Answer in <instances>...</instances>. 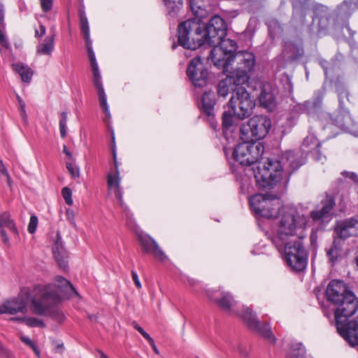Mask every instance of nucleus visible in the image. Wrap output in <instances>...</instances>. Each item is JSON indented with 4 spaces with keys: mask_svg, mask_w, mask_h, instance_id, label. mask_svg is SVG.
Segmentation results:
<instances>
[{
    "mask_svg": "<svg viewBox=\"0 0 358 358\" xmlns=\"http://www.w3.org/2000/svg\"><path fill=\"white\" fill-rule=\"evenodd\" d=\"M227 27L220 15H214L203 24L201 18H191L178 24V42L185 49L196 50L202 46L213 47L208 57L214 65H222L221 57L238 49L236 41L225 38Z\"/></svg>",
    "mask_w": 358,
    "mask_h": 358,
    "instance_id": "nucleus-1",
    "label": "nucleus"
},
{
    "mask_svg": "<svg viewBox=\"0 0 358 358\" xmlns=\"http://www.w3.org/2000/svg\"><path fill=\"white\" fill-rule=\"evenodd\" d=\"M326 297L334 308L335 325L338 334L352 346H358V322L350 320L358 310V299L343 280L328 284Z\"/></svg>",
    "mask_w": 358,
    "mask_h": 358,
    "instance_id": "nucleus-2",
    "label": "nucleus"
},
{
    "mask_svg": "<svg viewBox=\"0 0 358 358\" xmlns=\"http://www.w3.org/2000/svg\"><path fill=\"white\" fill-rule=\"evenodd\" d=\"M307 218L304 215H300L296 209L290 208L283 211L279 221L275 234L269 238L276 248L281 251L288 239L296 236V240H304L306 237V227Z\"/></svg>",
    "mask_w": 358,
    "mask_h": 358,
    "instance_id": "nucleus-3",
    "label": "nucleus"
},
{
    "mask_svg": "<svg viewBox=\"0 0 358 358\" xmlns=\"http://www.w3.org/2000/svg\"><path fill=\"white\" fill-rule=\"evenodd\" d=\"M222 65H214L223 73L229 72L237 83L248 85L256 66L255 55L248 51L231 52L220 58Z\"/></svg>",
    "mask_w": 358,
    "mask_h": 358,
    "instance_id": "nucleus-4",
    "label": "nucleus"
},
{
    "mask_svg": "<svg viewBox=\"0 0 358 358\" xmlns=\"http://www.w3.org/2000/svg\"><path fill=\"white\" fill-rule=\"evenodd\" d=\"M62 297L52 285H36L31 300L33 312L41 316H48L51 319L62 322L65 318L63 313L57 307Z\"/></svg>",
    "mask_w": 358,
    "mask_h": 358,
    "instance_id": "nucleus-5",
    "label": "nucleus"
},
{
    "mask_svg": "<svg viewBox=\"0 0 358 358\" xmlns=\"http://www.w3.org/2000/svg\"><path fill=\"white\" fill-rule=\"evenodd\" d=\"M257 182L263 188L272 189L282 179L284 171L280 158H267L252 168Z\"/></svg>",
    "mask_w": 358,
    "mask_h": 358,
    "instance_id": "nucleus-6",
    "label": "nucleus"
},
{
    "mask_svg": "<svg viewBox=\"0 0 358 358\" xmlns=\"http://www.w3.org/2000/svg\"><path fill=\"white\" fill-rule=\"evenodd\" d=\"M271 127V121L266 115H255L247 124H243L239 128L241 140L257 142L266 136Z\"/></svg>",
    "mask_w": 358,
    "mask_h": 358,
    "instance_id": "nucleus-7",
    "label": "nucleus"
},
{
    "mask_svg": "<svg viewBox=\"0 0 358 358\" xmlns=\"http://www.w3.org/2000/svg\"><path fill=\"white\" fill-rule=\"evenodd\" d=\"M234 149L233 158L242 166H250L258 164L259 159L264 152V146L260 142H252L241 140Z\"/></svg>",
    "mask_w": 358,
    "mask_h": 358,
    "instance_id": "nucleus-8",
    "label": "nucleus"
},
{
    "mask_svg": "<svg viewBox=\"0 0 358 358\" xmlns=\"http://www.w3.org/2000/svg\"><path fill=\"white\" fill-rule=\"evenodd\" d=\"M234 115L238 119L250 117L255 108V100L244 87H236L228 103Z\"/></svg>",
    "mask_w": 358,
    "mask_h": 358,
    "instance_id": "nucleus-9",
    "label": "nucleus"
},
{
    "mask_svg": "<svg viewBox=\"0 0 358 358\" xmlns=\"http://www.w3.org/2000/svg\"><path fill=\"white\" fill-rule=\"evenodd\" d=\"M285 260L287 265L295 272L303 271L308 263V252L304 247L303 240H295L285 243Z\"/></svg>",
    "mask_w": 358,
    "mask_h": 358,
    "instance_id": "nucleus-10",
    "label": "nucleus"
},
{
    "mask_svg": "<svg viewBox=\"0 0 358 358\" xmlns=\"http://www.w3.org/2000/svg\"><path fill=\"white\" fill-rule=\"evenodd\" d=\"M251 210L256 215L271 219L278 217L282 208L280 201L275 197L257 194L249 200Z\"/></svg>",
    "mask_w": 358,
    "mask_h": 358,
    "instance_id": "nucleus-11",
    "label": "nucleus"
},
{
    "mask_svg": "<svg viewBox=\"0 0 358 358\" xmlns=\"http://www.w3.org/2000/svg\"><path fill=\"white\" fill-rule=\"evenodd\" d=\"M186 73L192 84L199 88L207 85L210 76L208 69L201 56L194 57L190 60Z\"/></svg>",
    "mask_w": 358,
    "mask_h": 358,
    "instance_id": "nucleus-12",
    "label": "nucleus"
},
{
    "mask_svg": "<svg viewBox=\"0 0 358 358\" xmlns=\"http://www.w3.org/2000/svg\"><path fill=\"white\" fill-rule=\"evenodd\" d=\"M241 317L250 330L261 334L274 343L275 338L271 331L270 325L266 322L260 323L256 314L250 308L243 307Z\"/></svg>",
    "mask_w": 358,
    "mask_h": 358,
    "instance_id": "nucleus-13",
    "label": "nucleus"
},
{
    "mask_svg": "<svg viewBox=\"0 0 358 358\" xmlns=\"http://www.w3.org/2000/svg\"><path fill=\"white\" fill-rule=\"evenodd\" d=\"M284 169H287L289 177L302 165L305 164L307 159V154L302 150H287L280 156Z\"/></svg>",
    "mask_w": 358,
    "mask_h": 358,
    "instance_id": "nucleus-14",
    "label": "nucleus"
},
{
    "mask_svg": "<svg viewBox=\"0 0 358 358\" xmlns=\"http://www.w3.org/2000/svg\"><path fill=\"white\" fill-rule=\"evenodd\" d=\"M327 116L331 125L355 135V123L348 108L341 109L338 107L336 111L331 114H327Z\"/></svg>",
    "mask_w": 358,
    "mask_h": 358,
    "instance_id": "nucleus-15",
    "label": "nucleus"
},
{
    "mask_svg": "<svg viewBox=\"0 0 358 358\" xmlns=\"http://www.w3.org/2000/svg\"><path fill=\"white\" fill-rule=\"evenodd\" d=\"M137 241L140 244L143 252L145 254H151L157 259L164 262L168 259L164 252L160 248L156 241L150 235L143 232L136 233Z\"/></svg>",
    "mask_w": 358,
    "mask_h": 358,
    "instance_id": "nucleus-16",
    "label": "nucleus"
},
{
    "mask_svg": "<svg viewBox=\"0 0 358 358\" xmlns=\"http://www.w3.org/2000/svg\"><path fill=\"white\" fill-rule=\"evenodd\" d=\"M358 229V215L338 222L334 229L336 238L342 243L351 236L357 235Z\"/></svg>",
    "mask_w": 358,
    "mask_h": 358,
    "instance_id": "nucleus-17",
    "label": "nucleus"
},
{
    "mask_svg": "<svg viewBox=\"0 0 358 358\" xmlns=\"http://www.w3.org/2000/svg\"><path fill=\"white\" fill-rule=\"evenodd\" d=\"M321 209L312 210L310 213V218L315 222L324 223L331 219V211L336 206L334 196L327 194L325 198L321 201Z\"/></svg>",
    "mask_w": 358,
    "mask_h": 358,
    "instance_id": "nucleus-18",
    "label": "nucleus"
},
{
    "mask_svg": "<svg viewBox=\"0 0 358 358\" xmlns=\"http://www.w3.org/2000/svg\"><path fill=\"white\" fill-rule=\"evenodd\" d=\"M215 105V93L212 91H207L204 92L201 98L200 109L208 117V121L209 122L210 127L214 130H216L217 127V122L215 121L214 116Z\"/></svg>",
    "mask_w": 358,
    "mask_h": 358,
    "instance_id": "nucleus-19",
    "label": "nucleus"
},
{
    "mask_svg": "<svg viewBox=\"0 0 358 358\" xmlns=\"http://www.w3.org/2000/svg\"><path fill=\"white\" fill-rule=\"evenodd\" d=\"M208 294L222 310L229 313H232V308L235 306L236 301L229 292L213 290L209 292Z\"/></svg>",
    "mask_w": 358,
    "mask_h": 358,
    "instance_id": "nucleus-20",
    "label": "nucleus"
},
{
    "mask_svg": "<svg viewBox=\"0 0 358 358\" xmlns=\"http://www.w3.org/2000/svg\"><path fill=\"white\" fill-rule=\"evenodd\" d=\"M92 74H93V83L95 87V88L97 90L98 96H99V101L100 103V106L103 110V112L105 113L106 116L108 118H110V113L109 110V107L107 103V96L105 93L102 81H101V76L99 71V68H94L92 69Z\"/></svg>",
    "mask_w": 358,
    "mask_h": 358,
    "instance_id": "nucleus-21",
    "label": "nucleus"
},
{
    "mask_svg": "<svg viewBox=\"0 0 358 358\" xmlns=\"http://www.w3.org/2000/svg\"><path fill=\"white\" fill-rule=\"evenodd\" d=\"M258 99L261 106L268 110L275 106V90L271 83L265 82L261 85Z\"/></svg>",
    "mask_w": 358,
    "mask_h": 358,
    "instance_id": "nucleus-22",
    "label": "nucleus"
},
{
    "mask_svg": "<svg viewBox=\"0 0 358 358\" xmlns=\"http://www.w3.org/2000/svg\"><path fill=\"white\" fill-rule=\"evenodd\" d=\"M52 253L59 267L64 271H66L68 268L69 256L67 251L64 248L59 232H57L56 239L52 247Z\"/></svg>",
    "mask_w": 358,
    "mask_h": 358,
    "instance_id": "nucleus-23",
    "label": "nucleus"
},
{
    "mask_svg": "<svg viewBox=\"0 0 358 358\" xmlns=\"http://www.w3.org/2000/svg\"><path fill=\"white\" fill-rule=\"evenodd\" d=\"M27 311V303L22 297H17L8 300L0 305V315H15L17 313H25Z\"/></svg>",
    "mask_w": 358,
    "mask_h": 358,
    "instance_id": "nucleus-24",
    "label": "nucleus"
},
{
    "mask_svg": "<svg viewBox=\"0 0 358 358\" xmlns=\"http://www.w3.org/2000/svg\"><path fill=\"white\" fill-rule=\"evenodd\" d=\"M55 283H50L47 285L54 287L55 292L62 297V300L66 296H71L72 294L78 296V293L71 283L62 276H56L55 278Z\"/></svg>",
    "mask_w": 358,
    "mask_h": 358,
    "instance_id": "nucleus-25",
    "label": "nucleus"
},
{
    "mask_svg": "<svg viewBox=\"0 0 358 358\" xmlns=\"http://www.w3.org/2000/svg\"><path fill=\"white\" fill-rule=\"evenodd\" d=\"M282 55L286 62H292L303 55V49L302 46L288 41L284 44Z\"/></svg>",
    "mask_w": 358,
    "mask_h": 358,
    "instance_id": "nucleus-26",
    "label": "nucleus"
},
{
    "mask_svg": "<svg viewBox=\"0 0 358 358\" xmlns=\"http://www.w3.org/2000/svg\"><path fill=\"white\" fill-rule=\"evenodd\" d=\"M224 74L227 76L226 78L222 79L217 85V93L223 97H225L230 91H232V93L234 92L236 90V88L233 89L234 86L239 87L243 85L242 83H237L229 71Z\"/></svg>",
    "mask_w": 358,
    "mask_h": 358,
    "instance_id": "nucleus-27",
    "label": "nucleus"
},
{
    "mask_svg": "<svg viewBox=\"0 0 358 358\" xmlns=\"http://www.w3.org/2000/svg\"><path fill=\"white\" fill-rule=\"evenodd\" d=\"M234 113L232 110L229 108L228 110H225L222 113V130L223 134L224 137L227 139L233 137V134L236 129L237 127L234 121Z\"/></svg>",
    "mask_w": 358,
    "mask_h": 358,
    "instance_id": "nucleus-28",
    "label": "nucleus"
},
{
    "mask_svg": "<svg viewBox=\"0 0 358 358\" xmlns=\"http://www.w3.org/2000/svg\"><path fill=\"white\" fill-rule=\"evenodd\" d=\"M301 146L302 148L309 149V152L315 154V158L317 161L322 159V156L320 153L321 143L313 134L308 135L303 139Z\"/></svg>",
    "mask_w": 358,
    "mask_h": 358,
    "instance_id": "nucleus-29",
    "label": "nucleus"
},
{
    "mask_svg": "<svg viewBox=\"0 0 358 358\" xmlns=\"http://www.w3.org/2000/svg\"><path fill=\"white\" fill-rule=\"evenodd\" d=\"M343 243L338 238H334L332 244L326 249L327 257L329 262L334 266L341 257Z\"/></svg>",
    "mask_w": 358,
    "mask_h": 358,
    "instance_id": "nucleus-30",
    "label": "nucleus"
},
{
    "mask_svg": "<svg viewBox=\"0 0 358 358\" xmlns=\"http://www.w3.org/2000/svg\"><path fill=\"white\" fill-rule=\"evenodd\" d=\"M357 8L350 0H344L339 4L335 10L336 18L338 20H348Z\"/></svg>",
    "mask_w": 358,
    "mask_h": 358,
    "instance_id": "nucleus-31",
    "label": "nucleus"
},
{
    "mask_svg": "<svg viewBox=\"0 0 358 358\" xmlns=\"http://www.w3.org/2000/svg\"><path fill=\"white\" fill-rule=\"evenodd\" d=\"M336 92L338 99V107L341 109L348 108L346 103H351L348 89L344 85L338 83L336 85Z\"/></svg>",
    "mask_w": 358,
    "mask_h": 358,
    "instance_id": "nucleus-32",
    "label": "nucleus"
},
{
    "mask_svg": "<svg viewBox=\"0 0 358 358\" xmlns=\"http://www.w3.org/2000/svg\"><path fill=\"white\" fill-rule=\"evenodd\" d=\"M55 48V34L48 36L36 48L38 55H50Z\"/></svg>",
    "mask_w": 358,
    "mask_h": 358,
    "instance_id": "nucleus-33",
    "label": "nucleus"
},
{
    "mask_svg": "<svg viewBox=\"0 0 358 358\" xmlns=\"http://www.w3.org/2000/svg\"><path fill=\"white\" fill-rule=\"evenodd\" d=\"M13 69L17 73L24 83H29L33 76V71L29 66L22 63L12 64Z\"/></svg>",
    "mask_w": 358,
    "mask_h": 358,
    "instance_id": "nucleus-34",
    "label": "nucleus"
},
{
    "mask_svg": "<svg viewBox=\"0 0 358 358\" xmlns=\"http://www.w3.org/2000/svg\"><path fill=\"white\" fill-rule=\"evenodd\" d=\"M286 355L288 358H306V349L301 343H292Z\"/></svg>",
    "mask_w": 358,
    "mask_h": 358,
    "instance_id": "nucleus-35",
    "label": "nucleus"
},
{
    "mask_svg": "<svg viewBox=\"0 0 358 358\" xmlns=\"http://www.w3.org/2000/svg\"><path fill=\"white\" fill-rule=\"evenodd\" d=\"M8 228L12 233L15 235H18V231L15 226V224L13 219L10 217V215L8 212H3L0 214V228L4 229Z\"/></svg>",
    "mask_w": 358,
    "mask_h": 358,
    "instance_id": "nucleus-36",
    "label": "nucleus"
},
{
    "mask_svg": "<svg viewBox=\"0 0 358 358\" xmlns=\"http://www.w3.org/2000/svg\"><path fill=\"white\" fill-rule=\"evenodd\" d=\"M320 108L317 105L311 100H307L303 103H299L296 106V110L301 113H306L307 115L315 114Z\"/></svg>",
    "mask_w": 358,
    "mask_h": 358,
    "instance_id": "nucleus-37",
    "label": "nucleus"
},
{
    "mask_svg": "<svg viewBox=\"0 0 358 358\" xmlns=\"http://www.w3.org/2000/svg\"><path fill=\"white\" fill-rule=\"evenodd\" d=\"M312 11L313 13L312 17L313 22L330 15L329 8L327 6L319 3H315L313 4Z\"/></svg>",
    "mask_w": 358,
    "mask_h": 358,
    "instance_id": "nucleus-38",
    "label": "nucleus"
},
{
    "mask_svg": "<svg viewBox=\"0 0 358 358\" xmlns=\"http://www.w3.org/2000/svg\"><path fill=\"white\" fill-rule=\"evenodd\" d=\"M189 6L195 18H203L206 15L204 0H189Z\"/></svg>",
    "mask_w": 358,
    "mask_h": 358,
    "instance_id": "nucleus-39",
    "label": "nucleus"
},
{
    "mask_svg": "<svg viewBox=\"0 0 358 358\" xmlns=\"http://www.w3.org/2000/svg\"><path fill=\"white\" fill-rule=\"evenodd\" d=\"M269 37L275 39L276 36L280 35L283 32V28L278 20L276 19H271L266 22Z\"/></svg>",
    "mask_w": 358,
    "mask_h": 358,
    "instance_id": "nucleus-40",
    "label": "nucleus"
},
{
    "mask_svg": "<svg viewBox=\"0 0 358 358\" xmlns=\"http://www.w3.org/2000/svg\"><path fill=\"white\" fill-rule=\"evenodd\" d=\"M167 13L176 17L182 7V0H164Z\"/></svg>",
    "mask_w": 358,
    "mask_h": 358,
    "instance_id": "nucleus-41",
    "label": "nucleus"
},
{
    "mask_svg": "<svg viewBox=\"0 0 358 358\" xmlns=\"http://www.w3.org/2000/svg\"><path fill=\"white\" fill-rule=\"evenodd\" d=\"M79 16L80 21V30L83 35H87L90 34V27L87 18L85 15L84 8L79 9Z\"/></svg>",
    "mask_w": 358,
    "mask_h": 358,
    "instance_id": "nucleus-42",
    "label": "nucleus"
},
{
    "mask_svg": "<svg viewBox=\"0 0 358 358\" xmlns=\"http://www.w3.org/2000/svg\"><path fill=\"white\" fill-rule=\"evenodd\" d=\"M331 14L317 20V32L321 34H326L330 24Z\"/></svg>",
    "mask_w": 358,
    "mask_h": 358,
    "instance_id": "nucleus-43",
    "label": "nucleus"
},
{
    "mask_svg": "<svg viewBox=\"0 0 358 358\" xmlns=\"http://www.w3.org/2000/svg\"><path fill=\"white\" fill-rule=\"evenodd\" d=\"M326 91H327V90H326L325 85H322V87L320 89L316 90L314 92L313 99L311 100L315 103V105H317L320 108H321L322 100H323V98L326 93Z\"/></svg>",
    "mask_w": 358,
    "mask_h": 358,
    "instance_id": "nucleus-44",
    "label": "nucleus"
},
{
    "mask_svg": "<svg viewBox=\"0 0 358 358\" xmlns=\"http://www.w3.org/2000/svg\"><path fill=\"white\" fill-rule=\"evenodd\" d=\"M67 117H68L67 112L63 111L60 113L59 131H60V136L62 138H64L66 136Z\"/></svg>",
    "mask_w": 358,
    "mask_h": 358,
    "instance_id": "nucleus-45",
    "label": "nucleus"
},
{
    "mask_svg": "<svg viewBox=\"0 0 358 358\" xmlns=\"http://www.w3.org/2000/svg\"><path fill=\"white\" fill-rule=\"evenodd\" d=\"M107 185L109 189L116 188L120 186V178L119 175L108 173L107 176Z\"/></svg>",
    "mask_w": 358,
    "mask_h": 358,
    "instance_id": "nucleus-46",
    "label": "nucleus"
},
{
    "mask_svg": "<svg viewBox=\"0 0 358 358\" xmlns=\"http://www.w3.org/2000/svg\"><path fill=\"white\" fill-rule=\"evenodd\" d=\"M25 320V324L29 327H41L44 328L45 327V323L41 320L36 317H27L24 319Z\"/></svg>",
    "mask_w": 358,
    "mask_h": 358,
    "instance_id": "nucleus-47",
    "label": "nucleus"
},
{
    "mask_svg": "<svg viewBox=\"0 0 358 358\" xmlns=\"http://www.w3.org/2000/svg\"><path fill=\"white\" fill-rule=\"evenodd\" d=\"M341 175L344 179H347L349 183L352 182L355 185L358 186V175L356 173L343 171L341 172Z\"/></svg>",
    "mask_w": 358,
    "mask_h": 358,
    "instance_id": "nucleus-48",
    "label": "nucleus"
},
{
    "mask_svg": "<svg viewBox=\"0 0 358 358\" xmlns=\"http://www.w3.org/2000/svg\"><path fill=\"white\" fill-rule=\"evenodd\" d=\"M66 166L67 170L73 178H77L80 177V169L78 166L73 164L72 162H66Z\"/></svg>",
    "mask_w": 358,
    "mask_h": 358,
    "instance_id": "nucleus-49",
    "label": "nucleus"
},
{
    "mask_svg": "<svg viewBox=\"0 0 358 358\" xmlns=\"http://www.w3.org/2000/svg\"><path fill=\"white\" fill-rule=\"evenodd\" d=\"M62 195L67 205L71 206L73 204L72 191L68 187H65L62 189Z\"/></svg>",
    "mask_w": 358,
    "mask_h": 358,
    "instance_id": "nucleus-50",
    "label": "nucleus"
},
{
    "mask_svg": "<svg viewBox=\"0 0 358 358\" xmlns=\"http://www.w3.org/2000/svg\"><path fill=\"white\" fill-rule=\"evenodd\" d=\"M111 139H112L111 150H112V153H113V162H114V166H115V173L117 175H120V172L118 170V162H117V152H116L115 136H114L113 133L112 134Z\"/></svg>",
    "mask_w": 358,
    "mask_h": 358,
    "instance_id": "nucleus-51",
    "label": "nucleus"
},
{
    "mask_svg": "<svg viewBox=\"0 0 358 358\" xmlns=\"http://www.w3.org/2000/svg\"><path fill=\"white\" fill-rule=\"evenodd\" d=\"M38 225V217L35 215H32L30 217L29 223L28 224L27 231L29 233L33 234L36 230Z\"/></svg>",
    "mask_w": 358,
    "mask_h": 358,
    "instance_id": "nucleus-52",
    "label": "nucleus"
},
{
    "mask_svg": "<svg viewBox=\"0 0 358 358\" xmlns=\"http://www.w3.org/2000/svg\"><path fill=\"white\" fill-rule=\"evenodd\" d=\"M292 6H293V8L294 10L293 11L292 20H294L295 18V15H299L300 17L301 24H304L306 22V12L303 10H299V11L296 10V6L294 3H292Z\"/></svg>",
    "mask_w": 358,
    "mask_h": 358,
    "instance_id": "nucleus-53",
    "label": "nucleus"
},
{
    "mask_svg": "<svg viewBox=\"0 0 358 358\" xmlns=\"http://www.w3.org/2000/svg\"><path fill=\"white\" fill-rule=\"evenodd\" d=\"M87 54H88V57H89L91 68L92 69L99 68L98 64L96 62L95 54H94L93 50H87Z\"/></svg>",
    "mask_w": 358,
    "mask_h": 358,
    "instance_id": "nucleus-54",
    "label": "nucleus"
},
{
    "mask_svg": "<svg viewBox=\"0 0 358 358\" xmlns=\"http://www.w3.org/2000/svg\"><path fill=\"white\" fill-rule=\"evenodd\" d=\"M42 10L43 12H48L52 9V0H40Z\"/></svg>",
    "mask_w": 358,
    "mask_h": 358,
    "instance_id": "nucleus-55",
    "label": "nucleus"
},
{
    "mask_svg": "<svg viewBox=\"0 0 358 358\" xmlns=\"http://www.w3.org/2000/svg\"><path fill=\"white\" fill-rule=\"evenodd\" d=\"M336 183H337V187L339 189H342L344 188H349L350 186L349 185V182L348 181V180L344 179V178L343 176H341V178H339L336 180Z\"/></svg>",
    "mask_w": 358,
    "mask_h": 358,
    "instance_id": "nucleus-56",
    "label": "nucleus"
},
{
    "mask_svg": "<svg viewBox=\"0 0 358 358\" xmlns=\"http://www.w3.org/2000/svg\"><path fill=\"white\" fill-rule=\"evenodd\" d=\"M0 357L1 358H11L12 353L6 348H5L0 341Z\"/></svg>",
    "mask_w": 358,
    "mask_h": 358,
    "instance_id": "nucleus-57",
    "label": "nucleus"
},
{
    "mask_svg": "<svg viewBox=\"0 0 358 358\" xmlns=\"http://www.w3.org/2000/svg\"><path fill=\"white\" fill-rule=\"evenodd\" d=\"M115 197L119 201L121 206L123 208H124V201H123V192H122V191L121 189V187L120 186L115 188Z\"/></svg>",
    "mask_w": 358,
    "mask_h": 358,
    "instance_id": "nucleus-58",
    "label": "nucleus"
},
{
    "mask_svg": "<svg viewBox=\"0 0 358 358\" xmlns=\"http://www.w3.org/2000/svg\"><path fill=\"white\" fill-rule=\"evenodd\" d=\"M16 98H17V100L20 105V110L21 112V115L23 118H24L27 117V113H26V110H25V107H26L25 103L24 102L22 99L18 94H17Z\"/></svg>",
    "mask_w": 358,
    "mask_h": 358,
    "instance_id": "nucleus-59",
    "label": "nucleus"
},
{
    "mask_svg": "<svg viewBox=\"0 0 358 358\" xmlns=\"http://www.w3.org/2000/svg\"><path fill=\"white\" fill-rule=\"evenodd\" d=\"M66 213L68 221L72 226L76 227L75 213L73 210L68 208L66 209Z\"/></svg>",
    "mask_w": 358,
    "mask_h": 358,
    "instance_id": "nucleus-60",
    "label": "nucleus"
},
{
    "mask_svg": "<svg viewBox=\"0 0 358 358\" xmlns=\"http://www.w3.org/2000/svg\"><path fill=\"white\" fill-rule=\"evenodd\" d=\"M0 236H1L3 244L6 247L9 248L10 245V241H9V238H8V237L7 236V234H6V232L4 229H1V230H0Z\"/></svg>",
    "mask_w": 358,
    "mask_h": 358,
    "instance_id": "nucleus-61",
    "label": "nucleus"
},
{
    "mask_svg": "<svg viewBox=\"0 0 358 358\" xmlns=\"http://www.w3.org/2000/svg\"><path fill=\"white\" fill-rule=\"evenodd\" d=\"M4 29H5V27L0 26V43L2 46L8 48L9 43L3 34Z\"/></svg>",
    "mask_w": 358,
    "mask_h": 358,
    "instance_id": "nucleus-62",
    "label": "nucleus"
},
{
    "mask_svg": "<svg viewBox=\"0 0 358 358\" xmlns=\"http://www.w3.org/2000/svg\"><path fill=\"white\" fill-rule=\"evenodd\" d=\"M131 277H132V280H133L136 287L138 289H141V283L140 280L138 278V274H137V273L135 271H131Z\"/></svg>",
    "mask_w": 358,
    "mask_h": 358,
    "instance_id": "nucleus-63",
    "label": "nucleus"
},
{
    "mask_svg": "<svg viewBox=\"0 0 358 358\" xmlns=\"http://www.w3.org/2000/svg\"><path fill=\"white\" fill-rule=\"evenodd\" d=\"M350 55L358 63V47H354L351 49Z\"/></svg>",
    "mask_w": 358,
    "mask_h": 358,
    "instance_id": "nucleus-64",
    "label": "nucleus"
}]
</instances>
